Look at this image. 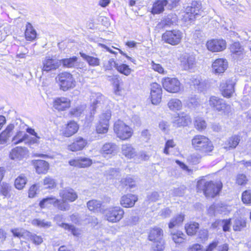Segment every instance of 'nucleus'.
<instances>
[{"instance_id": "1", "label": "nucleus", "mask_w": 251, "mask_h": 251, "mask_svg": "<svg viewBox=\"0 0 251 251\" xmlns=\"http://www.w3.org/2000/svg\"><path fill=\"white\" fill-rule=\"evenodd\" d=\"M197 187L199 190L203 191L206 197L213 198L221 191L222 183L220 181L214 182L201 180L198 182Z\"/></svg>"}, {"instance_id": "2", "label": "nucleus", "mask_w": 251, "mask_h": 251, "mask_svg": "<svg viewBox=\"0 0 251 251\" xmlns=\"http://www.w3.org/2000/svg\"><path fill=\"white\" fill-rule=\"evenodd\" d=\"M59 196L62 199L61 201L57 205V208L62 211H67L70 209L68 202H73L77 199L76 193L72 188H67L60 190Z\"/></svg>"}, {"instance_id": "3", "label": "nucleus", "mask_w": 251, "mask_h": 251, "mask_svg": "<svg viewBox=\"0 0 251 251\" xmlns=\"http://www.w3.org/2000/svg\"><path fill=\"white\" fill-rule=\"evenodd\" d=\"M192 145L194 149L204 153L211 151L213 149L212 142L206 136L197 135L192 139Z\"/></svg>"}, {"instance_id": "4", "label": "nucleus", "mask_w": 251, "mask_h": 251, "mask_svg": "<svg viewBox=\"0 0 251 251\" xmlns=\"http://www.w3.org/2000/svg\"><path fill=\"white\" fill-rule=\"evenodd\" d=\"M124 214V210L120 206L110 207L103 212L104 219L112 223L119 222L123 218Z\"/></svg>"}, {"instance_id": "5", "label": "nucleus", "mask_w": 251, "mask_h": 251, "mask_svg": "<svg viewBox=\"0 0 251 251\" xmlns=\"http://www.w3.org/2000/svg\"><path fill=\"white\" fill-rule=\"evenodd\" d=\"M56 79L58 81L60 89L63 91L73 88L75 86V79L70 73H61L57 75Z\"/></svg>"}, {"instance_id": "6", "label": "nucleus", "mask_w": 251, "mask_h": 251, "mask_svg": "<svg viewBox=\"0 0 251 251\" xmlns=\"http://www.w3.org/2000/svg\"><path fill=\"white\" fill-rule=\"evenodd\" d=\"M114 131L117 136L123 140L129 139L132 135V129L121 120L115 123Z\"/></svg>"}, {"instance_id": "7", "label": "nucleus", "mask_w": 251, "mask_h": 251, "mask_svg": "<svg viewBox=\"0 0 251 251\" xmlns=\"http://www.w3.org/2000/svg\"><path fill=\"white\" fill-rule=\"evenodd\" d=\"M202 12L201 4L197 1H193L191 6L186 8L183 19L185 22L193 21Z\"/></svg>"}, {"instance_id": "8", "label": "nucleus", "mask_w": 251, "mask_h": 251, "mask_svg": "<svg viewBox=\"0 0 251 251\" xmlns=\"http://www.w3.org/2000/svg\"><path fill=\"white\" fill-rule=\"evenodd\" d=\"M183 37V33L179 30H167L162 36V40L172 46L179 44Z\"/></svg>"}, {"instance_id": "9", "label": "nucleus", "mask_w": 251, "mask_h": 251, "mask_svg": "<svg viewBox=\"0 0 251 251\" xmlns=\"http://www.w3.org/2000/svg\"><path fill=\"white\" fill-rule=\"evenodd\" d=\"M209 104L214 110L227 114L230 112L231 107L225 101L216 96H211L209 100Z\"/></svg>"}, {"instance_id": "10", "label": "nucleus", "mask_w": 251, "mask_h": 251, "mask_svg": "<svg viewBox=\"0 0 251 251\" xmlns=\"http://www.w3.org/2000/svg\"><path fill=\"white\" fill-rule=\"evenodd\" d=\"M111 116V113L110 110H107L100 115L99 123L96 126V131L98 133L104 134L108 131Z\"/></svg>"}, {"instance_id": "11", "label": "nucleus", "mask_w": 251, "mask_h": 251, "mask_svg": "<svg viewBox=\"0 0 251 251\" xmlns=\"http://www.w3.org/2000/svg\"><path fill=\"white\" fill-rule=\"evenodd\" d=\"M163 87L167 91L176 93L180 90L181 84L176 78L167 77L162 79Z\"/></svg>"}, {"instance_id": "12", "label": "nucleus", "mask_w": 251, "mask_h": 251, "mask_svg": "<svg viewBox=\"0 0 251 251\" xmlns=\"http://www.w3.org/2000/svg\"><path fill=\"white\" fill-rule=\"evenodd\" d=\"M226 43L223 39H211L206 43L207 49L212 52H218L226 49Z\"/></svg>"}, {"instance_id": "13", "label": "nucleus", "mask_w": 251, "mask_h": 251, "mask_svg": "<svg viewBox=\"0 0 251 251\" xmlns=\"http://www.w3.org/2000/svg\"><path fill=\"white\" fill-rule=\"evenodd\" d=\"M162 90L161 86L157 83H153L151 84V98L153 104H158L162 98Z\"/></svg>"}, {"instance_id": "14", "label": "nucleus", "mask_w": 251, "mask_h": 251, "mask_svg": "<svg viewBox=\"0 0 251 251\" xmlns=\"http://www.w3.org/2000/svg\"><path fill=\"white\" fill-rule=\"evenodd\" d=\"M234 81L230 79L223 81L220 86L222 95L225 98H230L234 92Z\"/></svg>"}, {"instance_id": "15", "label": "nucleus", "mask_w": 251, "mask_h": 251, "mask_svg": "<svg viewBox=\"0 0 251 251\" xmlns=\"http://www.w3.org/2000/svg\"><path fill=\"white\" fill-rule=\"evenodd\" d=\"M191 122L190 116L184 112L178 114L177 116L174 118L172 121L173 126L176 127L187 126Z\"/></svg>"}, {"instance_id": "16", "label": "nucleus", "mask_w": 251, "mask_h": 251, "mask_svg": "<svg viewBox=\"0 0 251 251\" xmlns=\"http://www.w3.org/2000/svg\"><path fill=\"white\" fill-rule=\"evenodd\" d=\"M196 64V58L193 55L185 54L180 57V66L185 71L193 69Z\"/></svg>"}, {"instance_id": "17", "label": "nucleus", "mask_w": 251, "mask_h": 251, "mask_svg": "<svg viewBox=\"0 0 251 251\" xmlns=\"http://www.w3.org/2000/svg\"><path fill=\"white\" fill-rule=\"evenodd\" d=\"M42 64V71L46 72L55 70L58 68L60 65L59 60L51 58L50 56L46 57L43 61Z\"/></svg>"}, {"instance_id": "18", "label": "nucleus", "mask_w": 251, "mask_h": 251, "mask_svg": "<svg viewBox=\"0 0 251 251\" xmlns=\"http://www.w3.org/2000/svg\"><path fill=\"white\" fill-rule=\"evenodd\" d=\"M91 106L93 114L97 107L101 104H104L109 100L101 94L100 93H93L91 96Z\"/></svg>"}, {"instance_id": "19", "label": "nucleus", "mask_w": 251, "mask_h": 251, "mask_svg": "<svg viewBox=\"0 0 251 251\" xmlns=\"http://www.w3.org/2000/svg\"><path fill=\"white\" fill-rule=\"evenodd\" d=\"M92 161L85 157H77L69 161V164L72 166L78 168H85L90 166Z\"/></svg>"}, {"instance_id": "20", "label": "nucleus", "mask_w": 251, "mask_h": 251, "mask_svg": "<svg viewBox=\"0 0 251 251\" xmlns=\"http://www.w3.org/2000/svg\"><path fill=\"white\" fill-rule=\"evenodd\" d=\"M118 147L114 143H106L102 147L101 153L104 157L111 158L117 151Z\"/></svg>"}, {"instance_id": "21", "label": "nucleus", "mask_w": 251, "mask_h": 251, "mask_svg": "<svg viewBox=\"0 0 251 251\" xmlns=\"http://www.w3.org/2000/svg\"><path fill=\"white\" fill-rule=\"evenodd\" d=\"M227 68V62L226 59L219 58L215 60L212 65V71L215 74L224 73Z\"/></svg>"}, {"instance_id": "22", "label": "nucleus", "mask_w": 251, "mask_h": 251, "mask_svg": "<svg viewBox=\"0 0 251 251\" xmlns=\"http://www.w3.org/2000/svg\"><path fill=\"white\" fill-rule=\"evenodd\" d=\"M71 106L70 100L65 97L56 98L53 101V107L55 109L63 111Z\"/></svg>"}, {"instance_id": "23", "label": "nucleus", "mask_w": 251, "mask_h": 251, "mask_svg": "<svg viewBox=\"0 0 251 251\" xmlns=\"http://www.w3.org/2000/svg\"><path fill=\"white\" fill-rule=\"evenodd\" d=\"M138 197L136 195L128 194L122 196L120 200V204L124 207H133L137 201Z\"/></svg>"}, {"instance_id": "24", "label": "nucleus", "mask_w": 251, "mask_h": 251, "mask_svg": "<svg viewBox=\"0 0 251 251\" xmlns=\"http://www.w3.org/2000/svg\"><path fill=\"white\" fill-rule=\"evenodd\" d=\"M27 150L25 148L17 147L11 150L9 153V157L14 160H20L26 155Z\"/></svg>"}, {"instance_id": "25", "label": "nucleus", "mask_w": 251, "mask_h": 251, "mask_svg": "<svg viewBox=\"0 0 251 251\" xmlns=\"http://www.w3.org/2000/svg\"><path fill=\"white\" fill-rule=\"evenodd\" d=\"M78 128V126L76 122L71 121L63 128L62 134L66 137H70L77 131Z\"/></svg>"}, {"instance_id": "26", "label": "nucleus", "mask_w": 251, "mask_h": 251, "mask_svg": "<svg viewBox=\"0 0 251 251\" xmlns=\"http://www.w3.org/2000/svg\"><path fill=\"white\" fill-rule=\"evenodd\" d=\"M87 141L82 137L76 138L75 142L68 146V149L72 151H76L82 150L86 145Z\"/></svg>"}, {"instance_id": "27", "label": "nucleus", "mask_w": 251, "mask_h": 251, "mask_svg": "<svg viewBox=\"0 0 251 251\" xmlns=\"http://www.w3.org/2000/svg\"><path fill=\"white\" fill-rule=\"evenodd\" d=\"M163 231L158 227L151 228L148 235V239L151 241H156L163 239Z\"/></svg>"}, {"instance_id": "28", "label": "nucleus", "mask_w": 251, "mask_h": 251, "mask_svg": "<svg viewBox=\"0 0 251 251\" xmlns=\"http://www.w3.org/2000/svg\"><path fill=\"white\" fill-rule=\"evenodd\" d=\"M60 202V200L54 197H47L43 199L39 203V206L41 208L49 207L51 204L57 207V205Z\"/></svg>"}, {"instance_id": "29", "label": "nucleus", "mask_w": 251, "mask_h": 251, "mask_svg": "<svg viewBox=\"0 0 251 251\" xmlns=\"http://www.w3.org/2000/svg\"><path fill=\"white\" fill-rule=\"evenodd\" d=\"M230 51L232 52L233 57L239 58L243 56L244 54V49L241 46L239 42H234L230 47Z\"/></svg>"}, {"instance_id": "30", "label": "nucleus", "mask_w": 251, "mask_h": 251, "mask_svg": "<svg viewBox=\"0 0 251 251\" xmlns=\"http://www.w3.org/2000/svg\"><path fill=\"white\" fill-rule=\"evenodd\" d=\"M168 4L167 0H158L153 4L151 13L153 14H158L163 12L164 10V6Z\"/></svg>"}, {"instance_id": "31", "label": "nucleus", "mask_w": 251, "mask_h": 251, "mask_svg": "<svg viewBox=\"0 0 251 251\" xmlns=\"http://www.w3.org/2000/svg\"><path fill=\"white\" fill-rule=\"evenodd\" d=\"M14 126L13 124L9 125L6 129L0 134V144H6L9 138L11 135V132L14 129Z\"/></svg>"}, {"instance_id": "32", "label": "nucleus", "mask_w": 251, "mask_h": 251, "mask_svg": "<svg viewBox=\"0 0 251 251\" xmlns=\"http://www.w3.org/2000/svg\"><path fill=\"white\" fill-rule=\"evenodd\" d=\"M35 168L38 174H45L49 168V164L46 161L39 160L35 163Z\"/></svg>"}, {"instance_id": "33", "label": "nucleus", "mask_w": 251, "mask_h": 251, "mask_svg": "<svg viewBox=\"0 0 251 251\" xmlns=\"http://www.w3.org/2000/svg\"><path fill=\"white\" fill-rule=\"evenodd\" d=\"M122 152L127 158H133L136 155L135 150L130 144H124L122 147Z\"/></svg>"}, {"instance_id": "34", "label": "nucleus", "mask_w": 251, "mask_h": 251, "mask_svg": "<svg viewBox=\"0 0 251 251\" xmlns=\"http://www.w3.org/2000/svg\"><path fill=\"white\" fill-rule=\"evenodd\" d=\"M167 105L170 110L173 111L180 110L182 107L181 101L176 98L170 99L168 102Z\"/></svg>"}, {"instance_id": "35", "label": "nucleus", "mask_w": 251, "mask_h": 251, "mask_svg": "<svg viewBox=\"0 0 251 251\" xmlns=\"http://www.w3.org/2000/svg\"><path fill=\"white\" fill-rule=\"evenodd\" d=\"M240 140V137L237 135H233L229 137L225 144V148L227 149H234L238 145Z\"/></svg>"}, {"instance_id": "36", "label": "nucleus", "mask_w": 251, "mask_h": 251, "mask_svg": "<svg viewBox=\"0 0 251 251\" xmlns=\"http://www.w3.org/2000/svg\"><path fill=\"white\" fill-rule=\"evenodd\" d=\"M36 32L31 24L27 23L25 31V38L28 41H33L36 37Z\"/></svg>"}, {"instance_id": "37", "label": "nucleus", "mask_w": 251, "mask_h": 251, "mask_svg": "<svg viewBox=\"0 0 251 251\" xmlns=\"http://www.w3.org/2000/svg\"><path fill=\"white\" fill-rule=\"evenodd\" d=\"M80 55L91 66H97L100 64V60L97 57L90 56L82 52H80Z\"/></svg>"}, {"instance_id": "38", "label": "nucleus", "mask_w": 251, "mask_h": 251, "mask_svg": "<svg viewBox=\"0 0 251 251\" xmlns=\"http://www.w3.org/2000/svg\"><path fill=\"white\" fill-rule=\"evenodd\" d=\"M28 135L24 131H19L12 138V142L14 145L20 144L28 139Z\"/></svg>"}, {"instance_id": "39", "label": "nucleus", "mask_w": 251, "mask_h": 251, "mask_svg": "<svg viewBox=\"0 0 251 251\" xmlns=\"http://www.w3.org/2000/svg\"><path fill=\"white\" fill-rule=\"evenodd\" d=\"M77 57L73 56L69 58L63 59L59 60L60 64H62L63 67L66 68H74L77 64Z\"/></svg>"}, {"instance_id": "40", "label": "nucleus", "mask_w": 251, "mask_h": 251, "mask_svg": "<svg viewBox=\"0 0 251 251\" xmlns=\"http://www.w3.org/2000/svg\"><path fill=\"white\" fill-rule=\"evenodd\" d=\"M184 219V215L182 214H178L174 217L169 224V227L172 228L176 226H178L182 223Z\"/></svg>"}, {"instance_id": "41", "label": "nucleus", "mask_w": 251, "mask_h": 251, "mask_svg": "<svg viewBox=\"0 0 251 251\" xmlns=\"http://www.w3.org/2000/svg\"><path fill=\"white\" fill-rule=\"evenodd\" d=\"M26 182V176L24 174H21L15 179L14 185L16 188L22 190L25 187Z\"/></svg>"}, {"instance_id": "42", "label": "nucleus", "mask_w": 251, "mask_h": 251, "mask_svg": "<svg viewBox=\"0 0 251 251\" xmlns=\"http://www.w3.org/2000/svg\"><path fill=\"white\" fill-rule=\"evenodd\" d=\"M27 234L26 239L29 240L36 245H39L43 242V239L41 236L31 233L29 231L26 232Z\"/></svg>"}, {"instance_id": "43", "label": "nucleus", "mask_w": 251, "mask_h": 251, "mask_svg": "<svg viewBox=\"0 0 251 251\" xmlns=\"http://www.w3.org/2000/svg\"><path fill=\"white\" fill-rule=\"evenodd\" d=\"M87 205L90 211L98 212L100 211L101 202L100 201L93 200L87 202Z\"/></svg>"}, {"instance_id": "44", "label": "nucleus", "mask_w": 251, "mask_h": 251, "mask_svg": "<svg viewBox=\"0 0 251 251\" xmlns=\"http://www.w3.org/2000/svg\"><path fill=\"white\" fill-rule=\"evenodd\" d=\"M185 229L188 235L195 234L199 228V224L197 223H193L185 225Z\"/></svg>"}, {"instance_id": "45", "label": "nucleus", "mask_w": 251, "mask_h": 251, "mask_svg": "<svg viewBox=\"0 0 251 251\" xmlns=\"http://www.w3.org/2000/svg\"><path fill=\"white\" fill-rule=\"evenodd\" d=\"M31 224L34 226L44 228H48L51 226V223L50 222L38 219L33 220Z\"/></svg>"}, {"instance_id": "46", "label": "nucleus", "mask_w": 251, "mask_h": 251, "mask_svg": "<svg viewBox=\"0 0 251 251\" xmlns=\"http://www.w3.org/2000/svg\"><path fill=\"white\" fill-rule=\"evenodd\" d=\"M152 251H162L165 248V241L163 239L152 241Z\"/></svg>"}, {"instance_id": "47", "label": "nucleus", "mask_w": 251, "mask_h": 251, "mask_svg": "<svg viewBox=\"0 0 251 251\" xmlns=\"http://www.w3.org/2000/svg\"><path fill=\"white\" fill-rule=\"evenodd\" d=\"M116 70L120 73L128 76L131 73V69L126 64H120L116 66Z\"/></svg>"}, {"instance_id": "48", "label": "nucleus", "mask_w": 251, "mask_h": 251, "mask_svg": "<svg viewBox=\"0 0 251 251\" xmlns=\"http://www.w3.org/2000/svg\"><path fill=\"white\" fill-rule=\"evenodd\" d=\"M11 232L15 237L18 238L23 237L26 239L27 235L26 232H28V231L23 228H14L11 230Z\"/></svg>"}, {"instance_id": "49", "label": "nucleus", "mask_w": 251, "mask_h": 251, "mask_svg": "<svg viewBox=\"0 0 251 251\" xmlns=\"http://www.w3.org/2000/svg\"><path fill=\"white\" fill-rule=\"evenodd\" d=\"M172 239L176 243H181L185 240V235L181 232H177L176 233L171 232Z\"/></svg>"}, {"instance_id": "50", "label": "nucleus", "mask_w": 251, "mask_h": 251, "mask_svg": "<svg viewBox=\"0 0 251 251\" xmlns=\"http://www.w3.org/2000/svg\"><path fill=\"white\" fill-rule=\"evenodd\" d=\"M246 226L245 221L241 219H236L233 226V230L235 231H240Z\"/></svg>"}, {"instance_id": "51", "label": "nucleus", "mask_w": 251, "mask_h": 251, "mask_svg": "<svg viewBox=\"0 0 251 251\" xmlns=\"http://www.w3.org/2000/svg\"><path fill=\"white\" fill-rule=\"evenodd\" d=\"M43 184L47 186L46 188L49 189L53 188L56 186L55 180L50 176H47L44 179Z\"/></svg>"}, {"instance_id": "52", "label": "nucleus", "mask_w": 251, "mask_h": 251, "mask_svg": "<svg viewBox=\"0 0 251 251\" xmlns=\"http://www.w3.org/2000/svg\"><path fill=\"white\" fill-rule=\"evenodd\" d=\"M195 127L199 131H201L206 127V124L201 118H197L195 121Z\"/></svg>"}, {"instance_id": "53", "label": "nucleus", "mask_w": 251, "mask_h": 251, "mask_svg": "<svg viewBox=\"0 0 251 251\" xmlns=\"http://www.w3.org/2000/svg\"><path fill=\"white\" fill-rule=\"evenodd\" d=\"M11 187L9 184L3 182L0 184V194L2 196H8Z\"/></svg>"}, {"instance_id": "54", "label": "nucleus", "mask_w": 251, "mask_h": 251, "mask_svg": "<svg viewBox=\"0 0 251 251\" xmlns=\"http://www.w3.org/2000/svg\"><path fill=\"white\" fill-rule=\"evenodd\" d=\"M248 180L246 176L243 174H238L236 177V183L239 185H245Z\"/></svg>"}, {"instance_id": "55", "label": "nucleus", "mask_w": 251, "mask_h": 251, "mask_svg": "<svg viewBox=\"0 0 251 251\" xmlns=\"http://www.w3.org/2000/svg\"><path fill=\"white\" fill-rule=\"evenodd\" d=\"M176 19V15L173 14L168 15L166 17L164 18L161 21L162 25H164L169 26L173 24Z\"/></svg>"}, {"instance_id": "56", "label": "nucleus", "mask_w": 251, "mask_h": 251, "mask_svg": "<svg viewBox=\"0 0 251 251\" xmlns=\"http://www.w3.org/2000/svg\"><path fill=\"white\" fill-rule=\"evenodd\" d=\"M121 183L126 186H129L130 188L135 187L134 179L130 176H127L121 180Z\"/></svg>"}, {"instance_id": "57", "label": "nucleus", "mask_w": 251, "mask_h": 251, "mask_svg": "<svg viewBox=\"0 0 251 251\" xmlns=\"http://www.w3.org/2000/svg\"><path fill=\"white\" fill-rule=\"evenodd\" d=\"M242 200L244 203H251V190H246L242 193Z\"/></svg>"}, {"instance_id": "58", "label": "nucleus", "mask_w": 251, "mask_h": 251, "mask_svg": "<svg viewBox=\"0 0 251 251\" xmlns=\"http://www.w3.org/2000/svg\"><path fill=\"white\" fill-rule=\"evenodd\" d=\"M84 107L83 106L80 105L71 109L70 114L75 117L79 116L83 111Z\"/></svg>"}, {"instance_id": "59", "label": "nucleus", "mask_w": 251, "mask_h": 251, "mask_svg": "<svg viewBox=\"0 0 251 251\" xmlns=\"http://www.w3.org/2000/svg\"><path fill=\"white\" fill-rule=\"evenodd\" d=\"M221 226H222L224 231H228L229 230L231 225L230 219L221 220Z\"/></svg>"}, {"instance_id": "60", "label": "nucleus", "mask_w": 251, "mask_h": 251, "mask_svg": "<svg viewBox=\"0 0 251 251\" xmlns=\"http://www.w3.org/2000/svg\"><path fill=\"white\" fill-rule=\"evenodd\" d=\"M151 68L155 71L160 74H165L166 72L164 71L163 68L159 64H156L153 61L151 62Z\"/></svg>"}, {"instance_id": "61", "label": "nucleus", "mask_w": 251, "mask_h": 251, "mask_svg": "<svg viewBox=\"0 0 251 251\" xmlns=\"http://www.w3.org/2000/svg\"><path fill=\"white\" fill-rule=\"evenodd\" d=\"M160 195L157 192H153L148 195L147 198L150 201H156L159 200Z\"/></svg>"}, {"instance_id": "62", "label": "nucleus", "mask_w": 251, "mask_h": 251, "mask_svg": "<svg viewBox=\"0 0 251 251\" xmlns=\"http://www.w3.org/2000/svg\"><path fill=\"white\" fill-rule=\"evenodd\" d=\"M159 127L164 132H168L169 130L170 124L166 121H161L159 124Z\"/></svg>"}, {"instance_id": "63", "label": "nucleus", "mask_w": 251, "mask_h": 251, "mask_svg": "<svg viewBox=\"0 0 251 251\" xmlns=\"http://www.w3.org/2000/svg\"><path fill=\"white\" fill-rule=\"evenodd\" d=\"M39 187L36 184L32 185L29 189L28 197L29 198H33L36 194V192L38 189Z\"/></svg>"}, {"instance_id": "64", "label": "nucleus", "mask_w": 251, "mask_h": 251, "mask_svg": "<svg viewBox=\"0 0 251 251\" xmlns=\"http://www.w3.org/2000/svg\"><path fill=\"white\" fill-rule=\"evenodd\" d=\"M188 105L190 107H196L200 105L199 101L197 98L191 97L189 99Z\"/></svg>"}]
</instances>
